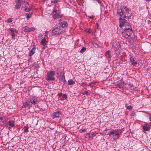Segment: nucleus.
<instances>
[{
	"label": "nucleus",
	"mask_w": 151,
	"mask_h": 151,
	"mask_svg": "<svg viewBox=\"0 0 151 151\" xmlns=\"http://www.w3.org/2000/svg\"><path fill=\"white\" fill-rule=\"evenodd\" d=\"M52 15L54 19H56L60 16V12L59 10L54 9L52 13Z\"/></svg>",
	"instance_id": "6"
},
{
	"label": "nucleus",
	"mask_w": 151,
	"mask_h": 151,
	"mask_svg": "<svg viewBox=\"0 0 151 151\" xmlns=\"http://www.w3.org/2000/svg\"><path fill=\"white\" fill-rule=\"evenodd\" d=\"M55 75V72L54 71H51L48 72L47 73V78L46 80L47 81H54L55 78L53 76Z\"/></svg>",
	"instance_id": "3"
},
{
	"label": "nucleus",
	"mask_w": 151,
	"mask_h": 151,
	"mask_svg": "<svg viewBox=\"0 0 151 151\" xmlns=\"http://www.w3.org/2000/svg\"><path fill=\"white\" fill-rule=\"evenodd\" d=\"M7 124L12 127L14 126V122L12 120H9L7 122Z\"/></svg>",
	"instance_id": "17"
},
{
	"label": "nucleus",
	"mask_w": 151,
	"mask_h": 151,
	"mask_svg": "<svg viewBox=\"0 0 151 151\" xmlns=\"http://www.w3.org/2000/svg\"><path fill=\"white\" fill-rule=\"evenodd\" d=\"M113 47L115 48V51L117 50L120 47V44L118 42H114L113 44Z\"/></svg>",
	"instance_id": "10"
},
{
	"label": "nucleus",
	"mask_w": 151,
	"mask_h": 151,
	"mask_svg": "<svg viewBox=\"0 0 151 151\" xmlns=\"http://www.w3.org/2000/svg\"><path fill=\"white\" fill-rule=\"evenodd\" d=\"M59 0H51V2L52 3H57L58 2Z\"/></svg>",
	"instance_id": "32"
},
{
	"label": "nucleus",
	"mask_w": 151,
	"mask_h": 151,
	"mask_svg": "<svg viewBox=\"0 0 151 151\" xmlns=\"http://www.w3.org/2000/svg\"><path fill=\"white\" fill-rule=\"evenodd\" d=\"M86 48L85 47H83L82 48L80 51V52L81 53H83L86 51Z\"/></svg>",
	"instance_id": "27"
},
{
	"label": "nucleus",
	"mask_w": 151,
	"mask_h": 151,
	"mask_svg": "<svg viewBox=\"0 0 151 151\" xmlns=\"http://www.w3.org/2000/svg\"><path fill=\"white\" fill-rule=\"evenodd\" d=\"M126 31L127 32V34L129 37H131V35L132 33V31L131 29V30H126Z\"/></svg>",
	"instance_id": "21"
},
{
	"label": "nucleus",
	"mask_w": 151,
	"mask_h": 151,
	"mask_svg": "<svg viewBox=\"0 0 151 151\" xmlns=\"http://www.w3.org/2000/svg\"><path fill=\"white\" fill-rule=\"evenodd\" d=\"M119 26L124 30H131V27L124 19L120 18L119 21Z\"/></svg>",
	"instance_id": "2"
},
{
	"label": "nucleus",
	"mask_w": 151,
	"mask_h": 151,
	"mask_svg": "<svg viewBox=\"0 0 151 151\" xmlns=\"http://www.w3.org/2000/svg\"><path fill=\"white\" fill-rule=\"evenodd\" d=\"M61 115V114L60 112L57 111L55 112L53 114V118H55L59 117Z\"/></svg>",
	"instance_id": "12"
},
{
	"label": "nucleus",
	"mask_w": 151,
	"mask_h": 151,
	"mask_svg": "<svg viewBox=\"0 0 151 151\" xmlns=\"http://www.w3.org/2000/svg\"><path fill=\"white\" fill-rule=\"evenodd\" d=\"M22 30L25 32H31L35 30V28L33 27L29 28L27 26H25L22 27Z\"/></svg>",
	"instance_id": "8"
},
{
	"label": "nucleus",
	"mask_w": 151,
	"mask_h": 151,
	"mask_svg": "<svg viewBox=\"0 0 151 151\" xmlns=\"http://www.w3.org/2000/svg\"><path fill=\"white\" fill-rule=\"evenodd\" d=\"M93 1H97L99 3H101L100 1H99V0H93Z\"/></svg>",
	"instance_id": "42"
},
{
	"label": "nucleus",
	"mask_w": 151,
	"mask_h": 151,
	"mask_svg": "<svg viewBox=\"0 0 151 151\" xmlns=\"http://www.w3.org/2000/svg\"><path fill=\"white\" fill-rule=\"evenodd\" d=\"M61 21H60L59 24H60L62 28L63 27H66L68 26L67 22L66 21H63V22H61Z\"/></svg>",
	"instance_id": "13"
},
{
	"label": "nucleus",
	"mask_w": 151,
	"mask_h": 151,
	"mask_svg": "<svg viewBox=\"0 0 151 151\" xmlns=\"http://www.w3.org/2000/svg\"><path fill=\"white\" fill-rule=\"evenodd\" d=\"M130 115L131 116H134L135 115V113L134 111H132L130 114Z\"/></svg>",
	"instance_id": "33"
},
{
	"label": "nucleus",
	"mask_w": 151,
	"mask_h": 151,
	"mask_svg": "<svg viewBox=\"0 0 151 151\" xmlns=\"http://www.w3.org/2000/svg\"><path fill=\"white\" fill-rule=\"evenodd\" d=\"M93 15H92V16L89 17V18L90 19H92V18H93Z\"/></svg>",
	"instance_id": "43"
},
{
	"label": "nucleus",
	"mask_w": 151,
	"mask_h": 151,
	"mask_svg": "<svg viewBox=\"0 0 151 151\" xmlns=\"http://www.w3.org/2000/svg\"><path fill=\"white\" fill-rule=\"evenodd\" d=\"M63 29V28L61 27H58L52 30V32L55 35L58 34L62 32Z\"/></svg>",
	"instance_id": "5"
},
{
	"label": "nucleus",
	"mask_w": 151,
	"mask_h": 151,
	"mask_svg": "<svg viewBox=\"0 0 151 151\" xmlns=\"http://www.w3.org/2000/svg\"><path fill=\"white\" fill-rule=\"evenodd\" d=\"M92 31V30L90 29H88L87 31V32L89 33H91Z\"/></svg>",
	"instance_id": "35"
},
{
	"label": "nucleus",
	"mask_w": 151,
	"mask_h": 151,
	"mask_svg": "<svg viewBox=\"0 0 151 151\" xmlns=\"http://www.w3.org/2000/svg\"><path fill=\"white\" fill-rule=\"evenodd\" d=\"M85 131H86V129H80L79 130V132H85Z\"/></svg>",
	"instance_id": "34"
},
{
	"label": "nucleus",
	"mask_w": 151,
	"mask_h": 151,
	"mask_svg": "<svg viewBox=\"0 0 151 151\" xmlns=\"http://www.w3.org/2000/svg\"><path fill=\"white\" fill-rule=\"evenodd\" d=\"M31 15V14H26V18H27V19H29V18H30Z\"/></svg>",
	"instance_id": "31"
},
{
	"label": "nucleus",
	"mask_w": 151,
	"mask_h": 151,
	"mask_svg": "<svg viewBox=\"0 0 151 151\" xmlns=\"http://www.w3.org/2000/svg\"><path fill=\"white\" fill-rule=\"evenodd\" d=\"M14 29H13V28H11V29H10V30L11 31V32H12V33H14Z\"/></svg>",
	"instance_id": "37"
},
{
	"label": "nucleus",
	"mask_w": 151,
	"mask_h": 151,
	"mask_svg": "<svg viewBox=\"0 0 151 151\" xmlns=\"http://www.w3.org/2000/svg\"><path fill=\"white\" fill-rule=\"evenodd\" d=\"M110 51L109 50H108L106 51V54L107 55V57H109V58H111V56L110 54Z\"/></svg>",
	"instance_id": "25"
},
{
	"label": "nucleus",
	"mask_w": 151,
	"mask_h": 151,
	"mask_svg": "<svg viewBox=\"0 0 151 151\" xmlns=\"http://www.w3.org/2000/svg\"><path fill=\"white\" fill-rule=\"evenodd\" d=\"M62 95V93H60L59 94L58 96H61Z\"/></svg>",
	"instance_id": "45"
},
{
	"label": "nucleus",
	"mask_w": 151,
	"mask_h": 151,
	"mask_svg": "<svg viewBox=\"0 0 151 151\" xmlns=\"http://www.w3.org/2000/svg\"><path fill=\"white\" fill-rule=\"evenodd\" d=\"M25 7L26 8H25V10L26 12H29L32 9V7L30 6H29V7H28L27 6H26Z\"/></svg>",
	"instance_id": "24"
},
{
	"label": "nucleus",
	"mask_w": 151,
	"mask_h": 151,
	"mask_svg": "<svg viewBox=\"0 0 151 151\" xmlns=\"http://www.w3.org/2000/svg\"><path fill=\"white\" fill-rule=\"evenodd\" d=\"M75 83V82L72 79H70L68 81V83L69 85H72L74 84Z\"/></svg>",
	"instance_id": "23"
},
{
	"label": "nucleus",
	"mask_w": 151,
	"mask_h": 151,
	"mask_svg": "<svg viewBox=\"0 0 151 151\" xmlns=\"http://www.w3.org/2000/svg\"><path fill=\"white\" fill-rule=\"evenodd\" d=\"M117 86H118L120 88H122L124 86V82L122 81H120L119 83L117 84Z\"/></svg>",
	"instance_id": "20"
},
{
	"label": "nucleus",
	"mask_w": 151,
	"mask_h": 151,
	"mask_svg": "<svg viewBox=\"0 0 151 151\" xmlns=\"http://www.w3.org/2000/svg\"><path fill=\"white\" fill-rule=\"evenodd\" d=\"M123 17L128 18L131 16V11L128 9H123Z\"/></svg>",
	"instance_id": "4"
},
{
	"label": "nucleus",
	"mask_w": 151,
	"mask_h": 151,
	"mask_svg": "<svg viewBox=\"0 0 151 151\" xmlns=\"http://www.w3.org/2000/svg\"><path fill=\"white\" fill-rule=\"evenodd\" d=\"M6 22H7L8 23H11L12 22V20L11 18H8Z\"/></svg>",
	"instance_id": "29"
},
{
	"label": "nucleus",
	"mask_w": 151,
	"mask_h": 151,
	"mask_svg": "<svg viewBox=\"0 0 151 151\" xmlns=\"http://www.w3.org/2000/svg\"><path fill=\"white\" fill-rule=\"evenodd\" d=\"M122 133V131L121 129H117L109 131L108 134L112 137L114 140H115L119 139Z\"/></svg>",
	"instance_id": "1"
},
{
	"label": "nucleus",
	"mask_w": 151,
	"mask_h": 151,
	"mask_svg": "<svg viewBox=\"0 0 151 151\" xmlns=\"http://www.w3.org/2000/svg\"><path fill=\"white\" fill-rule=\"evenodd\" d=\"M14 32H15L16 33H18V32L15 29H14Z\"/></svg>",
	"instance_id": "44"
},
{
	"label": "nucleus",
	"mask_w": 151,
	"mask_h": 151,
	"mask_svg": "<svg viewBox=\"0 0 151 151\" xmlns=\"http://www.w3.org/2000/svg\"><path fill=\"white\" fill-rule=\"evenodd\" d=\"M30 101L31 104H33L34 105L36 104L37 102V100L36 99H34L33 100H31Z\"/></svg>",
	"instance_id": "22"
},
{
	"label": "nucleus",
	"mask_w": 151,
	"mask_h": 151,
	"mask_svg": "<svg viewBox=\"0 0 151 151\" xmlns=\"http://www.w3.org/2000/svg\"><path fill=\"white\" fill-rule=\"evenodd\" d=\"M117 12L118 14L120 16H123V10L121 9H119L117 10Z\"/></svg>",
	"instance_id": "16"
},
{
	"label": "nucleus",
	"mask_w": 151,
	"mask_h": 151,
	"mask_svg": "<svg viewBox=\"0 0 151 151\" xmlns=\"http://www.w3.org/2000/svg\"><path fill=\"white\" fill-rule=\"evenodd\" d=\"M88 91H85V92H84V93H83V94H84V95H86V94L88 95Z\"/></svg>",
	"instance_id": "39"
},
{
	"label": "nucleus",
	"mask_w": 151,
	"mask_h": 151,
	"mask_svg": "<svg viewBox=\"0 0 151 151\" xmlns=\"http://www.w3.org/2000/svg\"><path fill=\"white\" fill-rule=\"evenodd\" d=\"M44 35L45 36V39H47V38H48V36H47V33L46 32H45V33H44Z\"/></svg>",
	"instance_id": "36"
},
{
	"label": "nucleus",
	"mask_w": 151,
	"mask_h": 151,
	"mask_svg": "<svg viewBox=\"0 0 151 151\" xmlns=\"http://www.w3.org/2000/svg\"><path fill=\"white\" fill-rule=\"evenodd\" d=\"M25 0H16L15 2L17 4L15 5L16 9H19L21 6V4L25 2Z\"/></svg>",
	"instance_id": "7"
},
{
	"label": "nucleus",
	"mask_w": 151,
	"mask_h": 151,
	"mask_svg": "<svg viewBox=\"0 0 151 151\" xmlns=\"http://www.w3.org/2000/svg\"><path fill=\"white\" fill-rule=\"evenodd\" d=\"M125 107L127 108V109H128L129 110H131L132 109V107L131 106H127V104H125Z\"/></svg>",
	"instance_id": "26"
},
{
	"label": "nucleus",
	"mask_w": 151,
	"mask_h": 151,
	"mask_svg": "<svg viewBox=\"0 0 151 151\" xmlns=\"http://www.w3.org/2000/svg\"><path fill=\"white\" fill-rule=\"evenodd\" d=\"M35 49L33 48L30 51L29 53V56L30 57L32 56L35 52Z\"/></svg>",
	"instance_id": "18"
},
{
	"label": "nucleus",
	"mask_w": 151,
	"mask_h": 151,
	"mask_svg": "<svg viewBox=\"0 0 151 151\" xmlns=\"http://www.w3.org/2000/svg\"><path fill=\"white\" fill-rule=\"evenodd\" d=\"M1 18L0 17V20H1Z\"/></svg>",
	"instance_id": "49"
},
{
	"label": "nucleus",
	"mask_w": 151,
	"mask_h": 151,
	"mask_svg": "<svg viewBox=\"0 0 151 151\" xmlns=\"http://www.w3.org/2000/svg\"><path fill=\"white\" fill-rule=\"evenodd\" d=\"M63 97L64 98L66 99L67 97V95L66 94H64L63 95Z\"/></svg>",
	"instance_id": "38"
},
{
	"label": "nucleus",
	"mask_w": 151,
	"mask_h": 151,
	"mask_svg": "<svg viewBox=\"0 0 151 151\" xmlns=\"http://www.w3.org/2000/svg\"><path fill=\"white\" fill-rule=\"evenodd\" d=\"M145 0L147 1H151V0Z\"/></svg>",
	"instance_id": "47"
},
{
	"label": "nucleus",
	"mask_w": 151,
	"mask_h": 151,
	"mask_svg": "<svg viewBox=\"0 0 151 151\" xmlns=\"http://www.w3.org/2000/svg\"><path fill=\"white\" fill-rule=\"evenodd\" d=\"M93 45L95 47L97 48L99 46L98 44L95 42L92 43Z\"/></svg>",
	"instance_id": "30"
},
{
	"label": "nucleus",
	"mask_w": 151,
	"mask_h": 151,
	"mask_svg": "<svg viewBox=\"0 0 151 151\" xmlns=\"http://www.w3.org/2000/svg\"><path fill=\"white\" fill-rule=\"evenodd\" d=\"M47 41H46V39L44 37L43 39L41 40L40 42L41 44L43 45L42 48L44 49L47 47Z\"/></svg>",
	"instance_id": "9"
},
{
	"label": "nucleus",
	"mask_w": 151,
	"mask_h": 151,
	"mask_svg": "<svg viewBox=\"0 0 151 151\" xmlns=\"http://www.w3.org/2000/svg\"><path fill=\"white\" fill-rule=\"evenodd\" d=\"M24 128H25V129H24V132H29L28 128L27 126H25Z\"/></svg>",
	"instance_id": "28"
},
{
	"label": "nucleus",
	"mask_w": 151,
	"mask_h": 151,
	"mask_svg": "<svg viewBox=\"0 0 151 151\" xmlns=\"http://www.w3.org/2000/svg\"><path fill=\"white\" fill-rule=\"evenodd\" d=\"M129 88H132V86H131V87H130H130H129Z\"/></svg>",
	"instance_id": "48"
},
{
	"label": "nucleus",
	"mask_w": 151,
	"mask_h": 151,
	"mask_svg": "<svg viewBox=\"0 0 151 151\" xmlns=\"http://www.w3.org/2000/svg\"><path fill=\"white\" fill-rule=\"evenodd\" d=\"M143 129L144 131H147L149 130L150 127L148 126L147 125H144L143 127Z\"/></svg>",
	"instance_id": "19"
},
{
	"label": "nucleus",
	"mask_w": 151,
	"mask_h": 151,
	"mask_svg": "<svg viewBox=\"0 0 151 151\" xmlns=\"http://www.w3.org/2000/svg\"><path fill=\"white\" fill-rule=\"evenodd\" d=\"M130 60L132 64L134 66H135L137 64V62L134 60L133 57H131L130 58Z\"/></svg>",
	"instance_id": "14"
},
{
	"label": "nucleus",
	"mask_w": 151,
	"mask_h": 151,
	"mask_svg": "<svg viewBox=\"0 0 151 151\" xmlns=\"http://www.w3.org/2000/svg\"><path fill=\"white\" fill-rule=\"evenodd\" d=\"M122 35L123 37L125 38H126L130 39V38H132L131 37H129L128 35H127V32L126 31V30H124V31L122 32Z\"/></svg>",
	"instance_id": "11"
},
{
	"label": "nucleus",
	"mask_w": 151,
	"mask_h": 151,
	"mask_svg": "<svg viewBox=\"0 0 151 151\" xmlns=\"http://www.w3.org/2000/svg\"><path fill=\"white\" fill-rule=\"evenodd\" d=\"M12 37H14L15 36V34L14 33H12Z\"/></svg>",
	"instance_id": "40"
},
{
	"label": "nucleus",
	"mask_w": 151,
	"mask_h": 151,
	"mask_svg": "<svg viewBox=\"0 0 151 151\" xmlns=\"http://www.w3.org/2000/svg\"><path fill=\"white\" fill-rule=\"evenodd\" d=\"M86 85L85 83L84 82H82L81 83V85L82 86H84V85Z\"/></svg>",
	"instance_id": "41"
},
{
	"label": "nucleus",
	"mask_w": 151,
	"mask_h": 151,
	"mask_svg": "<svg viewBox=\"0 0 151 151\" xmlns=\"http://www.w3.org/2000/svg\"><path fill=\"white\" fill-rule=\"evenodd\" d=\"M150 122H151V115L150 114Z\"/></svg>",
	"instance_id": "46"
},
{
	"label": "nucleus",
	"mask_w": 151,
	"mask_h": 151,
	"mask_svg": "<svg viewBox=\"0 0 151 151\" xmlns=\"http://www.w3.org/2000/svg\"><path fill=\"white\" fill-rule=\"evenodd\" d=\"M23 106L24 107H26L29 106V108L30 107H32L30 101L26 102L24 104Z\"/></svg>",
	"instance_id": "15"
}]
</instances>
